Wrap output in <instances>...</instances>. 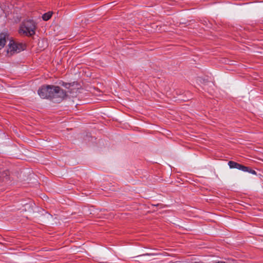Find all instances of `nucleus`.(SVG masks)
Instances as JSON below:
<instances>
[{"label":"nucleus","instance_id":"nucleus-1","mask_svg":"<svg viewBox=\"0 0 263 263\" xmlns=\"http://www.w3.org/2000/svg\"><path fill=\"white\" fill-rule=\"evenodd\" d=\"M38 94L43 99H50L56 102L61 101L66 96L65 91L53 85L42 86L38 90Z\"/></svg>","mask_w":263,"mask_h":263},{"label":"nucleus","instance_id":"nucleus-8","mask_svg":"<svg viewBox=\"0 0 263 263\" xmlns=\"http://www.w3.org/2000/svg\"><path fill=\"white\" fill-rule=\"evenodd\" d=\"M247 172H249L252 174H253V175H256V172L254 171V170H251L249 168V171H248Z\"/></svg>","mask_w":263,"mask_h":263},{"label":"nucleus","instance_id":"nucleus-7","mask_svg":"<svg viewBox=\"0 0 263 263\" xmlns=\"http://www.w3.org/2000/svg\"><path fill=\"white\" fill-rule=\"evenodd\" d=\"M238 170H241L245 172H247L248 171H249V168L243 166L241 164H240V166L238 167Z\"/></svg>","mask_w":263,"mask_h":263},{"label":"nucleus","instance_id":"nucleus-2","mask_svg":"<svg viewBox=\"0 0 263 263\" xmlns=\"http://www.w3.org/2000/svg\"><path fill=\"white\" fill-rule=\"evenodd\" d=\"M35 25L33 21L28 20L23 22L21 26L19 33L27 36H31L35 33Z\"/></svg>","mask_w":263,"mask_h":263},{"label":"nucleus","instance_id":"nucleus-5","mask_svg":"<svg viewBox=\"0 0 263 263\" xmlns=\"http://www.w3.org/2000/svg\"><path fill=\"white\" fill-rule=\"evenodd\" d=\"M228 165L231 168H237L238 170V167L240 166V164L232 161H229Z\"/></svg>","mask_w":263,"mask_h":263},{"label":"nucleus","instance_id":"nucleus-4","mask_svg":"<svg viewBox=\"0 0 263 263\" xmlns=\"http://www.w3.org/2000/svg\"><path fill=\"white\" fill-rule=\"evenodd\" d=\"M7 38H8V35L6 33L0 34V50L5 45Z\"/></svg>","mask_w":263,"mask_h":263},{"label":"nucleus","instance_id":"nucleus-3","mask_svg":"<svg viewBox=\"0 0 263 263\" xmlns=\"http://www.w3.org/2000/svg\"><path fill=\"white\" fill-rule=\"evenodd\" d=\"M25 49V46L22 44L15 43L13 41H10L8 44L7 50L8 53L12 55L15 53H18Z\"/></svg>","mask_w":263,"mask_h":263},{"label":"nucleus","instance_id":"nucleus-6","mask_svg":"<svg viewBox=\"0 0 263 263\" xmlns=\"http://www.w3.org/2000/svg\"><path fill=\"white\" fill-rule=\"evenodd\" d=\"M52 15V12H48L47 13H45L42 16V18L44 21H48Z\"/></svg>","mask_w":263,"mask_h":263}]
</instances>
